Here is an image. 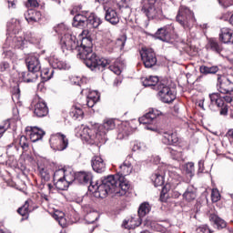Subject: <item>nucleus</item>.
I'll return each mask as SVG.
<instances>
[{"instance_id":"obj_1","label":"nucleus","mask_w":233,"mask_h":233,"mask_svg":"<svg viewBox=\"0 0 233 233\" xmlns=\"http://www.w3.org/2000/svg\"><path fill=\"white\" fill-rule=\"evenodd\" d=\"M60 45L63 52H76L79 59H83L87 68L92 72H103L108 66V60L101 58L92 52L90 46H86L83 43L79 44L76 35L72 34H65L60 40Z\"/></svg>"},{"instance_id":"obj_2","label":"nucleus","mask_w":233,"mask_h":233,"mask_svg":"<svg viewBox=\"0 0 233 233\" xmlns=\"http://www.w3.org/2000/svg\"><path fill=\"white\" fill-rule=\"evenodd\" d=\"M95 192H97L99 198L104 199L110 194H116V196H125L123 194V189L119 186L118 177L114 175H109L101 178V183L99 186L95 185Z\"/></svg>"},{"instance_id":"obj_3","label":"nucleus","mask_w":233,"mask_h":233,"mask_svg":"<svg viewBox=\"0 0 233 233\" xmlns=\"http://www.w3.org/2000/svg\"><path fill=\"white\" fill-rule=\"evenodd\" d=\"M116 128V122L114 119H106L102 126L99 127L98 131L96 129L85 128L84 132L86 133V139H91V141L103 143L106 141V133L110 130Z\"/></svg>"},{"instance_id":"obj_4","label":"nucleus","mask_w":233,"mask_h":233,"mask_svg":"<svg viewBox=\"0 0 233 233\" xmlns=\"http://www.w3.org/2000/svg\"><path fill=\"white\" fill-rule=\"evenodd\" d=\"M177 22L179 23L185 30H190L194 25H196V17H194V12L188 7L181 5L177 15Z\"/></svg>"},{"instance_id":"obj_5","label":"nucleus","mask_w":233,"mask_h":233,"mask_svg":"<svg viewBox=\"0 0 233 233\" xmlns=\"http://www.w3.org/2000/svg\"><path fill=\"white\" fill-rule=\"evenodd\" d=\"M120 175L118 177L119 187L122 190V194H127L128 188H130V183L128 180L125 179V176H129L132 174V164L128 160H125L122 165L119 166Z\"/></svg>"},{"instance_id":"obj_6","label":"nucleus","mask_w":233,"mask_h":233,"mask_svg":"<svg viewBox=\"0 0 233 233\" xmlns=\"http://www.w3.org/2000/svg\"><path fill=\"white\" fill-rule=\"evenodd\" d=\"M157 88L158 90V99L162 101V103L170 104L174 102L176 99V89L167 86L165 80L160 81Z\"/></svg>"},{"instance_id":"obj_7","label":"nucleus","mask_w":233,"mask_h":233,"mask_svg":"<svg viewBox=\"0 0 233 233\" xmlns=\"http://www.w3.org/2000/svg\"><path fill=\"white\" fill-rule=\"evenodd\" d=\"M49 143L55 145L56 150L59 152H63V150H66V148H68V138H66V136L62 133L51 135Z\"/></svg>"},{"instance_id":"obj_8","label":"nucleus","mask_w":233,"mask_h":233,"mask_svg":"<svg viewBox=\"0 0 233 233\" xmlns=\"http://www.w3.org/2000/svg\"><path fill=\"white\" fill-rule=\"evenodd\" d=\"M140 56L146 68H152L157 65V56H156L154 49H143Z\"/></svg>"},{"instance_id":"obj_9","label":"nucleus","mask_w":233,"mask_h":233,"mask_svg":"<svg viewBox=\"0 0 233 233\" xmlns=\"http://www.w3.org/2000/svg\"><path fill=\"white\" fill-rule=\"evenodd\" d=\"M217 88L220 94H229V96H233V82L225 76L218 75Z\"/></svg>"},{"instance_id":"obj_10","label":"nucleus","mask_w":233,"mask_h":233,"mask_svg":"<svg viewBox=\"0 0 233 233\" xmlns=\"http://www.w3.org/2000/svg\"><path fill=\"white\" fill-rule=\"evenodd\" d=\"M75 181L80 185H90L88 190L94 192L96 185H92V173L86 171H79L75 173Z\"/></svg>"},{"instance_id":"obj_11","label":"nucleus","mask_w":233,"mask_h":233,"mask_svg":"<svg viewBox=\"0 0 233 233\" xmlns=\"http://www.w3.org/2000/svg\"><path fill=\"white\" fill-rule=\"evenodd\" d=\"M209 99L211 105H216V106L220 108V116H227L228 114V107L225 106V101L223 100L221 94L211 93L209 94Z\"/></svg>"},{"instance_id":"obj_12","label":"nucleus","mask_w":233,"mask_h":233,"mask_svg":"<svg viewBox=\"0 0 233 233\" xmlns=\"http://www.w3.org/2000/svg\"><path fill=\"white\" fill-rule=\"evenodd\" d=\"M161 111L157 109H152L143 116L138 118V121L142 125H156L157 123V116H161Z\"/></svg>"},{"instance_id":"obj_13","label":"nucleus","mask_w":233,"mask_h":233,"mask_svg":"<svg viewBox=\"0 0 233 233\" xmlns=\"http://www.w3.org/2000/svg\"><path fill=\"white\" fill-rule=\"evenodd\" d=\"M104 10L106 12L105 20L107 21V23H110L113 26L119 24V15H117V12L114 8L104 5Z\"/></svg>"},{"instance_id":"obj_14","label":"nucleus","mask_w":233,"mask_h":233,"mask_svg":"<svg viewBox=\"0 0 233 233\" xmlns=\"http://www.w3.org/2000/svg\"><path fill=\"white\" fill-rule=\"evenodd\" d=\"M25 64L29 72L37 73L41 70V62L39 61V57L36 56H29L25 58Z\"/></svg>"},{"instance_id":"obj_15","label":"nucleus","mask_w":233,"mask_h":233,"mask_svg":"<svg viewBox=\"0 0 233 233\" xmlns=\"http://www.w3.org/2000/svg\"><path fill=\"white\" fill-rule=\"evenodd\" d=\"M91 166L94 172H96V174H103V172L106 170V164H105V160L98 156L92 157Z\"/></svg>"},{"instance_id":"obj_16","label":"nucleus","mask_w":233,"mask_h":233,"mask_svg":"<svg viewBox=\"0 0 233 233\" xmlns=\"http://www.w3.org/2000/svg\"><path fill=\"white\" fill-rule=\"evenodd\" d=\"M219 41L224 45H233V31L232 29L223 27L220 30Z\"/></svg>"},{"instance_id":"obj_17","label":"nucleus","mask_w":233,"mask_h":233,"mask_svg":"<svg viewBox=\"0 0 233 233\" xmlns=\"http://www.w3.org/2000/svg\"><path fill=\"white\" fill-rule=\"evenodd\" d=\"M206 49L208 52L221 54V52H223V45H221L216 38H209L206 45Z\"/></svg>"},{"instance_id":"obj_18","label":"nucleus","mask_w":233,"mask_h":233,"mask_svg":"<svg viewBox=\"0 0 233 233\" xmlns=\"http://www.w3.org/2000/svg\"><path fill=\"white\" fill-rule=\"evenodd\" d=\"M34 114L36 117H45L48 116V106H46V103L44 101H38L35 105Z\"/></svg>"},{"instance_id":"obj_19","label":"nucleus","mask_w":233,"mask_h":233,"mask_svg":"<svg viewBox=\"0 0 233 233\" xmlns=\"http://www.w3.org/2000/svg\"><path fill=\"white\" fill-rule=\"evenodd\" d=\"M27 130H29L30 132V139L33 143H35L36 141L43 139V137L46 134L43 129L37 127H27Z\"/></svg>"},{"instance_id":"obj_20","label":"nucleus","mask_w":233,"mask_h":233,"mask_svg":"<svg viewBox=\"0 0 233 233\" xmlns=\"http://www.w3.org/2000/svg\"><path fill=\"white\" fill-rule=\"evenodd\" d=\"M88 12H86L85 14H77L75 15L73 19V25L74 26H80L85 27L86 26L88 23Z\"/></svg>"},{"instance_id":"obj_21","label":"nucleus","mask_w":233,"mask_h":233,"mask_svg":"<svg viewBox=\"0 0 233 233\" xmlns=\"http://www.w3.org/2000/svg\"><path fill=\"white\" fill-rule=\"evenodd\" d=\"M25 20L28 23H37L41 21V12L35 9H28L25 14Z\"/></svg>"},{"instance_id":"obj_22","label":"nucleus","mask_w":233,"mask_h":233,"mask_svg":"<svg viewBox=\"0 0 233 233\" xmlns=\"http://www.w3.org/2000/svg\"><path fill=\"white\" fill-rule=\"evenodd\" d=\"M209 220L218 230H223V228H227V221H225V219L219 218L216 214H211L209 216Z\"/></svg>"},{"instance_id":"obj_23","label":"nucleus","mask_w":233,"mask_h":233,"mask_svg":"<svg viewBox=\"0 0 233 233\" xmlns=\"http://www.w3.org/2000/svg\"><path fill=\"white\" fill-rule=\"evenodd\" d=\"M197 196L198 195L196 194V188L194 187V186H188L182 195L183 199H185V201H187V203L194 201Z\"/></svg>"},{"instance_id":"obj_24","label":"nucleus","mask_w":233,"mask_h":233,"mask_svg":"<svg viewBox=\"0 0 233 233\" xmlns=\"http://www.w3.org/2000/svg\"><path fill=\"white\" fill-rule=\"evenodd\" d=\"M103 23L101 18L97 17V15L94 14H90L87 17V28H98L99 25Z\"/></svg>"},{"instance_id":"obj_25","label":"nucleus","mask_w":233,"mask_h":233,"mask_svg":"<svg viewBox=\"0 0 233 233\" xmlns=\"http://www.w3.org/2000/svg\"><path fill=\"white\" fill-rule=\"evenodd\" d=\"M177 141H179L177 135L167 132L163 134L162 143H164V145H176Z\"/></svg>"},{"instance_id":"obj_26","label":"nucleus","mask_w":233,"mask_h":233,"mask_svg":"<svg viewBox=\"0 0 233 233\" xmlns=\"http://www.w3.org/2000/svg\"><path fill=\"white\" fill-rule=\"evenodd\" d=\"M20 77L22 78L24 83H35V81L37 80V74H35L33 71L28 70L25 72H22L20 74Z\"/></svg>"},{"instance_id":"obj_27","label":"nucleus","mask_w":233,"mask_h":233,"mask_svg":"<svg viewBox=\"0 0 233 233\" xmlns=\"http://www.w3.org/2000/svg\"><path fill=\"white\" fill-rule=\"evenodd\" d=\"M151 210L150 204L147 202H143L137 210L138 218H139V225H141L142 218H145L147 214H149Z\"/></svg>"},{"instance_id":"obj_28","label":"nucleus","mask_w":233,"mask_h":233,"mask_svg":"<svg viewBox=\"0 0 233 233\" xmlns=\"http://www.w3.org/2000/svg\"><path fill=\"white\" fill-rule=\"evenodd\" d=\"M159 77L157 76H149L146 77L142 80L143 86H153V88H157L159 86Z\"/></svg>"},{"instance_id":"obj_29","label":"nucleus","mask_w":233,"mask_h":233,"mask_svg":"<svg viewBox=\"0 0 233 233\" xmlns=\"http://www.w3.org/2000/svg\"><path fill=\"white\" fill-rule=\"evenodd\" d=\"M155 37L160 41H170V35L168 34L167 27H161L155 33Z\"/></svg>"},{"instance_id":"obj_30","label":"nucleus","mask_w":233,"mask_h":233,"mask_svg":"<svg viewBox=\"0 0 233 233\" xmlns=\"http://www.w3.org/2000/svg\"><path fill=\"white\" fill-rule=\"evenodd\" d=\"M151 181H153L155 187H163L165 185V173L157 172L151 176Z\"/></svg>"},{"instance_id":"obj_31","label":"nucleus","mask_w":233,"mask_h":233,"mask_svg":"<svg viewBox=\"0 0 233 233\" xmlns=\"http://www.w3.org/2000/svg\"><path fill=\"white\" fill-rule=\"evenodd\" d=\"M100 96L99 93L97 91H93L91 93H89V95L87 96V101H86V105L89 108H92L94 106V105H96V103H97L100 99Z\"/></svg>"},{"instance_id":"obj_32","label":"nucleus","mask_w":233,"mask_h":233,"mask_svg":"<svg viewBox=\"0 0 233 233\" xmlns=\"http://www.w3.org/2000/svg\"><path fill=\"white\" fill-rule=\"evenodd\" d=\"M199 72L204 76H208V74L214 75L219 72V67L218 66H200Z\"/></svg>"},{"instance_id":"obj_33","label":"nucleus","mask_w":233,"mask_h":233,"mask_svg":"<svg viewBox=\"0 0 233 233\" xmlns=\"http://www.w3.org/2000/svg\"><path fill=\"white\" fill-rule=\"evenodd\" d=\"M54 185L57 190H67L70 187V181L68 178H59L54 182Z\"/></svg>"},{"instance_id":"obj_34","label":"nucleus","mask_w":233,"mask_h":233,"mask_svg":"<svg viewBox=\"0 0 233 233\" xmlns=\"http://www.w3.org/2000/svg\"><path fill=\"white\" fill-rule=\"evenodd\" d=\"M50 65L52 68L58 69V70H67L68 65L66 62H63L57 58H53L50 60Z\"/></svg>"},{"instance_id":"obj_35","label":"nucleus","mask_w":233,"mask_h":233,"mask_svg":"<svg viewBox=\"0 0 233 233\" xmlns=\"http://www.w3.org/2000/svg\"><path fill=\"white\" fill-rule=\"evenodd\" d=\"M17 212L20 216H23L24 219H28V215L32 212V209H30V203L25 201V204L17 209Z\"/></svg>"},{"instance_id":"obj_36","label":"nucleus","mask_w":233,"mask_h":233,"mask_svg":"<svg viewBox=\"0 0 233 233\" xmlns=\"http://www.w3.org/2000/svg\"><path fill=\"white\" fill-rule=\"evenodd\" d=\"M40 177L43 181H50V178L52 177V174H50V170L46 167H38Z\"/></svg>"},{"instance_id":"obj_37","label":"nucleus","mask_w":233,"mask_h":233,"mask_svg":"<svg viewBox=\"0 0 233 233\" xmlns=\"http://www.w3.org/2000/svg\"><path fill=\"white\" fill-rule=\"evenodd\" d=\"M66 170L65 168H60L56 171H55L53 176V181L56 183V181L59 179H66Z\"/></svg>"},{"instance_id":"obj_38","label":"nucleus","mask_w":233,"mask_h":233,"mask_svg":"<svg viewBox=\"0 0 233 233\" xmlns=\"http://www.w3.org/2000/svg\"><path fill=\"white\" fill-rule=\"evenodd\" d=\"M84 114L85 113L83 112V109L77 107V106H73L70 112L71 117H75V119H79V117H83Z\"/></svg>"},{"instance_id":"obj_39","label":"nucleus","mask_w":233,"mask_h":233,"mask_svg":"<svg viewBox=\"0 0 233 233\" xmlns=\"http://www.w3.org/2000/svg\"><path fill=\"white\" fill-rule=\"evenodd\" d=\"M15 43V48H25V46L26 45V40L23 36H15L13 39Z\"/></svg>"},{"instance_id":"obj_40","label":"nucleus","mask_w":233,"mask_h":233,"mask_svg":"<svg viewBox=\"0 0 233 233\" xmlns=\"http://www.w3.org/2000/svg\"><path fill=\"white\" fill-rule=\"evenodd\" d=\"M19 145L25 152H28V148L30 147V143L28 142V138H26L25 136L20 137L19 139Z\"/></svg>"},{"instance_id":"obj_41","label":"nucleus","mask_w":233,"mask_h":233,"mask_svg":"<svg viewBox=\"0 0 233 233\" xmlns=\"http://www.w3.org/2000/svg\"><path fill=\"white\" fill-rule=\"evenodd\" d=\"M167 152L170 154L172 159H180L181 156H183V153L172 147H167Z\"/></svg>"},{"instance_id":"obj_42","label":"nucleus","mask_w":233,"mask_h":233,"mask_svg":"<svg viewBox=\"0 0 233 233\" xmlns=\"http://www.w3.org/2000/svg\"><path fill=\"white\" fill-rule=\"evenodd\" d=\"M81 35L83 37L82 41L80 42L82 45L85 41H89L90 45L92 44V35L88 29H84L81 33Z\"/></svg>"},{"instance_id":"obj_43","label":"nucleus","mask_w":233,"mask_h":233,"mask_svg":"<svg viewBox=\"0 0 233 233\" xmlns=\"http://www.w3.org/2000/svg\"><path fill=\"white\" fill-rule=\"evenodd\" d=\"M8 128H10V120H5L4 121V124L0 125V139Z\"/></svg>"},{"instance_id":"obj_44","label":"nucleus","mask_w":233,"mask_h":233,"mask_svg":"<svg viewBox=\"0 0 233 233\" xmlns=\"http://www.w3.org/2000/svg\"><path fill=\"white\" fill-rule=\"evenodd\" d=\"M41 77L46 79L45 81H48L52 79V76H54V71L53 69L50 71L48 69H45L44 71L41 72Z\"/></svg>"},{"instance_id":"obj_45","label":"nucleus","mask_w":233,"mask_h":233,"mask_svg":"<svg viewBox=\"0 0 233 233\" xmlns=\"http://www.w3.org/2000/svg\"><path fill=\"white\" fill-rule=\"evenodd\" d=\"M194 172H195V169H194V163L188 162V163L186 165V174H187V176H189V177H193Z\"/></svg>"},{"instance_id":"obj_46","label":"nucleus","mask_w":233,"mask_h":233,"mask_svg":"<svg viewBox=\"0 0 233 233\" xmlns=\"http://www.w3.org/2000/svg\"><path fill=\"white\" fill-rule=\"evenodd\" d=\"M221 199V195L219 194V191L218 189H213L211 192V201L213 203H218Z\"/></svg>"},{"instance_id":"obj_47","label":"nucleus","mask_w":233,"mask_h":233,"mask_svg":"<svg viewBox=\"0 0 233 233\" xmlns=\"http://www.w3.org/2000/svg\"><path fill=\"white\" fill-rule=\"evenodd\" d=\"M86 221H88V223H96V221H97V213L96 212L88 213L86 216Z\"/></svg>"},{"instance_id":"obj_48","label":"nucleus","mask_w":233,"mask_h":233,"mask_svg":"<svg viewBox=\"0 0 233 233\" xmlns=\"http://www.w3.org/2000/svg\"><path fill=\"white\" fill-rule=\"evenodd\" d=\"M213 231L207 225L199 226L197 228V233H212Z\"/></svg>"},{"instance_id":"obj_49","label":"nucleus","mask_w":233,"mask_h":233,"mask_svg":"<svg viewBox=\"0 0 233 233\" xmlns=\"http://www.w3.org/2000/svg\"><path fill=\"white\" fill-rule=\"evenodd\" d=\"M37 6H39V2H37V0H27V8L34 10V8H37Z\"/></svg>"},{"instance_id":"obj_50","label":"nucleus","mask_w":233,"mask_h":233,"mask_svg":"<svg viewBox=\"0 0 233 233\" xmlns=\"http://www.w3.org/2000/svg\"><path fill=\"white\" fill-rule=\"evenodd\" d=\"M10 70V63L8 61H2L0 63V72H7Z\"/></svg>"},{"instance_id":"obj_51","label":"nucleus","mask_w":233,"mask_h":233,"mask_svg":"<svg viewBox=\"0 0 233 233\" xmlns=\"http://www.w3.org/2000/svg\"><path fill=\"white\" fill-rule=\"evenodd\" d=\"M218 1L223 8H228V6H232L233 5V0H218Z\"/></svg>"},{"instance_id":"obj_52","label":"nucleus","mask_w":233,"mask_h":233,"mask_svg":"<svg viewBox=\"0 0 233 233\" xmlns=\"http://www.w3.org/2000/svg\"><path fill=\"white\" fill-rule=\"evenodd\" d=\"M66 30V25H65V24H59L57 26L55 27V32L56 34L63 35Z\"/></svg>"},{"instance_id":"obj_53","label":"nucleus","mask_w":233,"mask_h":233,"mask_svg":"<svg viewBox=\"0 0 233 233\" xmlns=\"http://www.w3.org/2000/svg\"><path fill=\"white\" fill-rule=\"evenodd\" d=\"M17 25H19V22H17V20H13L7 24V28L8 30L14 32V30H16L17 28Z\"/></svg>"},{"instance_id":"obj_54","label":"nucleus","mask_w":233,"mask_h":233,"mask_svg":"<svg viewBox=\"0 0 233 233\" xmlns=\"http://www.w3.org/2000/svg\"><path fill=\"white\" fill-rule=\"evenodd\" d=\"M108 68H109V70H111V72H113L116 76H119L121 74V69L119 68V66H109Z\"/></svg>"},{"instance_id":"obj_55","label":"nucleus","mask_w":233,"mask_h":233,"mask_svg":"<svg viewBox=\"0 0 233 233\" xmlns=\"http://www.w3.org/2000/svg\"><path fill=\"white\" fill-rule=\"evenodd\" d=\"M125 137H128V134L127 131H119L117 135V139H125Z\"/></svg>"},{"instance_id":"obj_56","label":"nucleus","mask_w":233,"mask_h":233,"mask_svg":"<svg viewBox=\"0 0 233 233\" xmlns=\"http://www.w3.org/2000/svg\"><path fill=\"white\" fill-rule=\"evenodd\" d=\"M3 56L5 59H10V57L13 56V53L10 50H4Z\"/></svg>"},{"instance_id":"obj_57","label":"nucleus","mask_w":233,"mask_h":233,"mask_svg":"<svg viewBox=\"0 0 233 233\" xmlns=\"http://www.w3.org/2000/svg\"><path fill=\"white\" fill-rule=\"evenodd\" d=\"M205 170V164L203 163V161H199L198 162V174H203Z\"/></svg>"},{"instance_id":"obj_58","label":"nucleus","mask_w":233,"mask_h":233,"mask_svg":"<svg viewBox=\"0 0 233 233\" xmlns=\"http://www.w3.org/2000/svg\"><path fill=\"white\" fill-rule=\"evenodd\" d=\"M58 223H59V225H61L63 227V228H65V227H66V219L63 217H60L58 218Z\"/></svg>"},{"instance_id":"obj_59","label":"nucleus","mask_w":233,"mask_h":233,"mask_svg":"<svg viewBox=\"0 0 233 233\" xmlns=\"http://www.w3.org/2000/svg\"><path fill=\"white\" fill-rule=\"evenodd\" d=\"M232 15H228V14H224L220 16V19H222V21H228V23H230V16Z\"/></svg>"},{"instance_id":"obj_60","label":"nucleus","mask_w":233,"mask_h":233,"mask_svg":"<svg viewBox=\"0 0 233 233\" xmlns=\"http://www.w3.org/2000/svg\"><path fill=\"white\" fill-rule=\"evenodd\" d=\"M7 3L9 8H15V4L17 3V0H7Z\"/></svg>"},{"instance_id":"obj_61","label":"nucleus","mask_w":233,"mask_h":233,"mask_svg":"<svg viewBox=\"0 0 233 233\" xmlns=\"http://www.w3.org/2000/svg\"><path fill=\"white\" fill-rule=\"evenodd\" d=\"M125 41H127V37H125V36L117 39V43H118V45H121V46H125Z\"/></svg>"},{"instance_id":"obj_62","label":"nucleus","mask_w":233,"mask_h":233,"mask_svg":"<svg viewBox=\"0 0 233 233\" xmlns=\"http://www.w3.org/2000/svg\"><path fill=\"white\" fill-rule=\"evenodd\" d=\"M223 101H226V103H232V96H226L222 97Z\"/></svg>"},{"instance_id":"obj_63","label":"nucleus","mask_w":233,"mask_h":233,"mask_svg":"<svg viewBox=\"0 0 233 233\" xmlns=\"http://www.w3.org/2000/svg\"><path fill=\"white\" fill-rule=\"evenodd\" d=\"M181 196V193L179 191H173L172 198H175V199H177Z\"/></svg>"},{"instance_id":"obj_64","label":"nucleus","mask_w":233,"mask_h":233,"mask_svg":"<svg viewBox=\"0 0 233 233\" xmlns=\"http://www.w3.org/2000/svg\"><path fill=\"white\" fill-rule=\"evenodd\" d=\"M228 137H231L233 139V129H229L228 131Z\"/></svg>"}]
</instances>
